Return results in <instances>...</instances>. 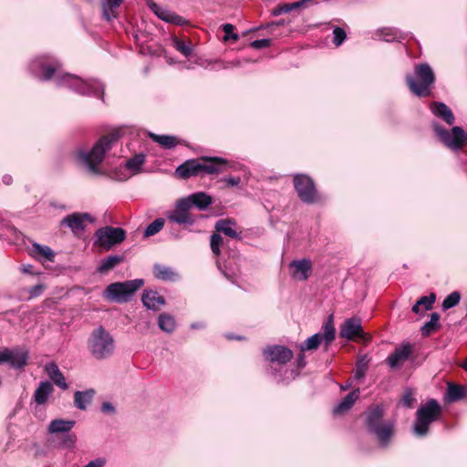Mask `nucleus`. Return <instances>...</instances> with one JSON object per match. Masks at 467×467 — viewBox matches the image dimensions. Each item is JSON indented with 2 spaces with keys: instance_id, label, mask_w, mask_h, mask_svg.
<instances>
[{
  "instance_id": "24",
  "label": "nucleus",
  "mask_w": 467,
  "mask_h": 467,
  "mask_svg": "<svg viewBox=\"0 0 467 467\" xmlns=\"http://www.w3.org/2000/svg\"><path fill=\"white\" fill-rule=\"evenodd\" d=\"M54 392V387L49 381H41L34 392L33 399L38 405L45 404Z\"/></svg>"
},
{
  "instance_id": "26",
  "label": "nucleus",
  "mask_w": 467,
  "mask_h": 467,
  "mask_svg": "<svg viewBox=\"0 0 467 467\" xmlns=\"http://www.w3.org/2000/svg\"><path fill=\"white\" fill-rule=\"evenodd\" d=\"M359 397V389L349 392L334 409V414H344L348 411Z\"/></svg>"
},
{
  "instance_id": "63",
  "label": "nucleus",
  "mask_w": 467,
  "mask_h": 467,
  "mask_svg": "<svg viewBox=\"0 0 467 467\" xmlns=\"http://www.w3.org/2000/svg\"><path fill=\"white\" fill-rule=\"evenodd\" d=\"M32 268H33V266L30 265H23L22 266V271L25 272V273H31L32 272Z\"/></svg>"
},
{
  "instance_id": "7",
  "label": "nucleus",
  "mask_w": 467,
  "mask_h": 467,
  "mask_svg": "<svg viewBox=\"0 0 467 467\" xmlns=\"http://www.w3.org/2000/svg\"><path fill=\"white\" fill-rule=\"evenodd\" d=\"M294 188L298 198L304 203L313 204L321 201L314 180L307 174L297 173L293 176Z\"/></svg>"
},
{
  "instance_id": "46",
  "label": "nucleus",
  "mask_w": 467,
  "mask_h": 467,
  "mask_svg": "<svg viewBox=\"0 0 467 467\" xmlns=\"http://www.w3.org/2000/svg\"><path fill=\"white\" fill-rule=\"evenodd\" d=\"M460 294H450L442 303V308L444 310L450 309L456 306L460 302Z\"/></svg>"
},
{
  "instance_id": "59",
  "label": "nucleus",
  "mask_w": 467,
  "mask_h": 467,
  "mask_svg": "<svg viewBox=\"0 0 467 467\" xmlns=\"http://www.w3.org/2000/svg\"><path fill=\"white\" fill-rule=\"evenodd\" d=\"M105 459L99 458L96 461L89 462V467H102L105 464Z\"/></svg>"
},
{
  "instance_id": "51",
  "label": "nucleus",
  "mask_w": 467,
  "mask_h": 467,
  "mask_svg": "<svg viewBox=\"0 0 467 467\" xmlns=\"http://www.w3.org/2000/svg\"><path fill=\"white\" fill-rule=\"evenodd\" d=\"M366 370H367V364L363 360H359L356 366L355 378L357 379H360L364 378Z\"/></svg>"
},
{
  "instance_id": "9",
  "label": "nucleus",
  "mask_w": 467,
  "mask_h": 467,
  "mask_svg": "<svg viewBox=\"0 0 467 467\" xmlns=\"http://www.w3.org/2000/svg\"><path fill=\"white\" fill-rule=\"evenodd\" d=\"M336 329L334 327L332 317L323 326V333H316L308 337L304 343L299 346L301 352L308 350H316L318 348L322 342L326 347H328L335 339Z\"/></svg>"
},
{
  "instance_id": "56",
  "label": "nucleus",
  "mask_w": 467,
  "mask_h": 467,
  "mask_svg": "<svg viewBox=\"0 0 467 467\" xmlns=\"http://www.w3.org/2000/svg\"><path fill=\"white\" fill-rule=\"evenodd\" d=\"M11 354H12V349L5 348L3 351H1L0 352V363L1 362L10 363Z\"/></svg>"
},
{
  "instance_id": "30",
  "label": "nucleus",
  "mask_w": 467,
  "mask_h": 467,
  "mask_svg": "<svg viewBox=\"0 0 467 467\" xmlns=\"http://www.w3.org/2000/svg\"><path fill=\"white\" fill-rule=\"evenodd\" d=\"M384 415V410L382 407L376 406L373 408H369L366 423L367 428L368 431L370 432L373 429H375L377 426L382 424L384 421H382Z\"/></svg>"
},
{
  "instance_id": "25",
  "label": "nucleus",
  "mask_w": 467,
  "mask_h": 467,
  "mask_svg": "<svg viewBox=\"0 0 467 467\" xmlns=\"http://www.w3.org/2000/svg\"><path fill=\"white\" fill-rule=\"evenodd\" d=\"M436 301L435 294H430L428 296H423L420 299L416 301V303L412 306V312L420 317H423L428 310H431L433 306V304Z\"/></svg>"
},
{
  "instance_id": "18",
  "label": "nucleus",
  "mask_w": 467,
  "mask_h": 467,
  "mask_svg": "<svg viewBox=\"0 0 467 467\" xmlns=\"http://www.w3.org/2000/svg\"><path fill=\"white\" fill-rule=\"evenodd\" d=\"M370 432L377 437L379 442L382 446H387L394 435V422L384 421L382 424L373 429Z\"/></svg>"
},
{
  "instance_id": "48",
  "label": "nucleus",
  "mask_w": 467,
  "mask_h": 467,
  "mask_svg": "<svg viewBox=\"0 0 467 467\" xmlns=\"http://www.w3.org/2000/svg\"><path fill=\"white\" fill-rule=\"evenodd\" d=\"M174 47L179 52H181L185 57H189L192 54L191 47L187 45L183 40L175 38Z\"/></svg>"
},
{
  "instance_id": "53",
  "label": "nucleus",
  "mask_w": 467,
  "mask_h": 467,
  "mask_svg": "<svg viewBox=\"0 0 467 467\" xmlns=\"http://www.w3.org/2000/svg\"><path fill=\"white\" fill-rule=\"evenodd\" d=\"M290 12V7L288 3L278 5L272 10V15L275 16H280L283 13H288Z\"/></svg>"
},
{
  "instance_id": "4",
  "label": "nucleus",
  "mask_w": 467,
  "mask_h": 467,
  "mask_svg": "<svg viewBox=\"0 0 467 467\" xmlns=\"http://www.w3.org/2000/svg\"><path fill=\"white\" fill-rule=\"evenodd\" d=\"M441 411V406L434 399H430L420 405L416 411V420L412 427L415 435L420 437L427 435L431 424L440 419Z\"/></svg>"
},
{
  "instance_id": "16",
  "label": "nucleus",
  "mask_w": 467,
  "mask_h": 467,
  "mask_svg": "<svg viewBox=\"0 0 467 467\" xmlns=\"http://www.w3.org/2000/svg\"><path fill=\"white\" fill-rule=\"evenodd\" d=\"M411 352V345L409 343L403 344L389 356L387 362L390 368H399L409 358Z\"/></svg>"
},
{
  "instance_id": "1",
  "label": "nucleus",
  "mask_w": 467,
  "mask_h": 467,
  "mask_svg": "<svg viewBox=\"0 0 467 467\" xmlns=\"http://www.w3.org/2000/svg\"><path fill=\"white\" fill-rule=\"evenodd\" d=\"M228 167L226 160L220 157H202L185 161L175 170V175L186 180L201 174H217L225 171Z\"/></svg>"
},
{
  "instance_id": "50",
  "label": "nucleus",
  "mask_w": 467,
  "mask_h": 467,
  "mask_svg": "<svg viewBox=\"0 0 467 467\" xmlns=\"http://www.w3.org/2000/svg\"><path fill=\"white\" fill-rule=\"evenodd\" d=\"M76 436L72 433H67L62 441H61V446L63 448H67V449H70V448H73L75 446V443H76Z\"/></svg>"
},
{
  "instance_id": "8",
  "label": "nucleus",
  "mask_w": 467,
  "mask_h": 467,
  "mask_svg": "<svg viewBox=\"0 0 467 467\" xmlns=\"http://www.w3.org/2000/svg\"><path fill=\"white\" fill-rule=\"evenodd\" d=\"M89 350L97 359H102L110 356L114 350L113 337L102 327H98L92 333Z\"/></svg>"
},
{
  "instance_id": "29",
  "label": "nucleus",
  "mask_w": 467,
  "mask_h": 467,
  "mask_svg": "<svg viewBox=\"0 0 467 467\" xmlns=\"http://www.w3.org/2000/svg\"><path fill=\"white\" fill-rule=\"evenodd\" d=\"M432 112L442 119L447 124L452 125L455 118L451 109L442 102H433L431 105Z\"/></svg>"
},
{
  "instance_id": "2",
  "label": "nucleus",
  "mask_w": 467,
  "mask_h": 467,
  "mask_svg": "<svg viewBox=\"0 0 467 467\" xmlns=\"http://www.w3.org/2000/svg\"><path fill=\"white\" fill-rule=\"evenodd\" d=\"M120 138V130H113L103 135L89 150V174L101 176L109 172L106 154Z\"/></svg>"
},
{
  "instance_id": "22",
  "label": "nucleus",
  "mask_w": 467,
  "mask_h": 467,
  "mask_svg": "<svg viewBox=\"0 0 467 467\" xmlns=\"http://www.w3.org/2000/svg\"><path fill=\"white\" fill-rule=\"evenodd\" d=\"M153 275L156 278L166 282H177L181 275L171 266L156 264L153 266Z\"/></svg>"
},
{
  "instance_id": "39",
  "label": "nucleus",
  "mask_w": 467,
  "mask_h": 467,
  "mask_svg": "<svg viewBox=\"0 0 467 467\" xmlns=\"http://www.w3.org/2000/svg\"><path fill=\"white\" fill-rule=\"evenodd\" d=\"M165 220L163 218H158L150 223L144 231V237L148 238L158 234L164 226Z\"/></svg>"
},
{
  "instance_id": "45",
  "label": "nucleus",
  "mask_w": 467,
  "mask_h": 467,
  "mask_svg": "<svg viewBox=\"0 0 467 467\" xmlns=\"http://www.w3.org/2000/svg\"><path fill=\"white\" fill-rule=\"evenodd\" d=\"M223 31L224 32L223 40L228 41L229 39H232L234 41H237L239 39V36L235 34L234 31V26L232 24H224L222 26Z\"/></svg>"
},
{
  "instance_id": "31",
  "label": "nucleus",
  "mask_w": 467,
  "mask_h": 467,
  "mask_svg": "<svg viewBox=\"0 0 467 467\" xmlns=\"http://www.w3.org/2000/svg\"><path fill=\"white\" fill-rule=\"evenodd\" d=\"M467 394V388L462 385L448 383L447 393L445 395L446 402H455L463 399Z\"/></svg>"
},
{
  "instance_id": "32",
  "label": "nucleus",
  "mask_w": 467,
  "mask_h": 467,
  "mask_svg": "<svg viewBox=\"0 0 467 467\" xmlns=\"http://www.w3.org/2000/svg\"><path fill=\"white\" fill-rule=\"evenodd\" d=\"M141 300L148 309L154 311L160 310L165 304V299L159 294H142Z\"/></svg>"
},
{
  "instance_id": "60",
  "label": "nucleus",
  "mask_w": 467,
  "mask_h": 467,
  "mask_svg": "<svg viewBox=\"0 0 467 467\" xmlns=\"http://www.w3.org/2000/svg\"><path fill=\"white\" fill-rule=\"evenodd\" d=\"M317 0H300L302 8H306L308 5L317 4Z\"/></svg>"
},
{
  "instance_id": "52",
  "label": "nucleus",
  "mask_w": 467,
  "mask_h": 467,
  "mask_svg": "<svg viewBox=\"0 0 467 467\" xmlns=\"http://www.w3.org/2000/svg\"><path fill=\"white\" fill-rule=\"evenodd\" d=\"M271 45V39L264 38L251 42L250 46L254 49H262Z\"/></svg>"
},
{
  "instance_id": "55",
  "label": "nucleus",
  "mask_w": 467,
  "mask_h": 467,
  "mask_svg": "<svg viewBox=\"0 0 467 467\" xmlns=\"http://www.w3.org/2000/svg\"><path fill=\"white\" fill-rule=\"evenodd\" d=\"M285 21L284 19H281L276 22L268 23L265 26H262L256 28L255 30H258L260 28H266L269 30V32H272L275 27L285 26Z\"/></svg>"
},
{
  "instance_id": "23",
  "label": "nucleus",
  "mask_w": 467,
  "mask_h": 467,
  "mask_svg": "<svg viewBox=\"0 0 467 467\" xmlns=\"http://www.w3.org/2000/svg\"><path fill=\"white\" fill-rule=\"evenodd\" d=\"M184 199L188 202L191 209L195 206L201 211L205 210L213 203V198L203 192L192 193Z\"/></svg>"
},
{
  "instance_id": "3",
  "label": "nucleus",
  "mask_w": 467,
  "mask_h": 467,
  "mask_svg": "<svg viewBox=\"0 0 467 467\" xmlns=\"http://www.w3.org/2000/svg\"><path fill=\"white\" fill-rule=\"evenodd\" d=\"M415 76L408 75L406 84L411 93L420 98H426L431 95V88L435 83L436 77L427 63H420L415 66Z\"/></svg>"
},
{
  "instance_id": "54",
  "label": "nucleus",
  "mask_w": 467,
  "mask_h": 467,
  "mask_svg": "<svg viewBox=\"0 0 467 467\" xmlns=\"http://www.w3.org/2000/svg\"><path fill=\"white\" fill-rule=\"evenodd\" d=\"M77 160L79 164L88 166V152L85 150H79L77 153Z\"/></svg>"
},
{
  "instance_id": "33",
  "label": "nucleus",
  "mask_w": 467,
  "mask_h": 467,
  "mask_svg": "<svg viewBox=\"0 0 467 467\" xmlns=\"http://www.w3.org/2000/svg\"><path fill=\"white\" fill-rule=\"evenodd\" d=\"M123 261V255H109L100 261L99 265L97 268V271L99 274H107Z\"/></svg>"
},
{
  "instance_id": "12",
  "label": "nucleus",
  "mask_w": 467,
  "mask_h": 467,
  "mask_svg": "<svg viewBox=\"0 0 467 467\" xmlns=\"http://www.w3.org/2000/svg\"><path fill=\"white\" fill-rule=\"evenodd\" d=\"M191 207L184 198L177 201L175 209L168 216L170 222L178 224L192 225L194 223V218L190 213Z\"/></svg>"
},
{
  "instance_id": "44",
  "label": "nucleus",
  "mask_w": 467,
  "mask_h": 467,
  "mask_svg": "<svg viewBox=\"0 0 467 467\" xmlns=\"http://www.w3.org/2000/svg\"><path fill=\"white\" fill-rule=\"evenodd\" d=\"M346 38H347V34L343 28L338 27V26L334 28L332 42L336 47L341 46L343 44V42L346 40Z\"/></svg>"
},
{
  "instance_id": "28",
  "label": "nucleus",
  "mask_w": 467,
  "mask_h": 467,
  "mask_svg": "<svg viewBox=\"0 0 467 467\" xmlns=\"http://www.w3.org/2000/svg\"><path fill=\"white\" fill-rule=\"evenodd\" d=\"M150 138L159 145H161L163 149L171 150L174 149L176 146L180 144H183V140L178 139L175 136L171 135H158L155 133H150Z\"/></svg>"
},
{
  "instance_id": "15",
  "label": "nucleus",
  "mask_w": 467,
  "mask_h": 467,
  "mask_svg": "<svg viewBox=\"0 0 467 467\" xmlns=\"http://www.w3.org/2000/svg\"><path fill=\"white\" fill-rule=\"evenodd\" d=\"M289 273L297 281H305L312 274V262L309 259L294 260L289 264Z\"/></svg>"
},
{
  "instance_id": "20",
  "label": "nucleus",
  "mask_w": 467,
  "mask_h": 467,
  "mask_svg": "<svg viewBox=\"0 0 467 467\" xmlns=\"http://www.w3.org/2000/svg\"><path fill=\"white\" fill-rule=\"evenodd\" d=\"M44 370L55 385H57L61 389H67L68 385L66 382V379L55 362L47 363L44 367Z\"/></svg>"
},
{
  "instance_id": "47",
  "label": "nucleus",
  "mask_w": 467,
  "mask_h": 467,
  "mask_svg": "<svg viewBox=\"0 0 467 467\" xmlns=\"http://www.w3.org/2000/svg\"><path fill=\"white\" fill-rule=\"evenodd\" d=\"M88 392L86 391H76L74 395L75 406L80 410H86V397Z\"/></svg>"
},
{
  "instance_id": "6",
  "label": "nucleus",
  "mask_w": 467,
  "mask_h": 467,
  "mask_svg": "<svg viewBox=\"0 0 467 467\" xmlns=\"http://www.w3.org/2000/svg\"><path fill=\"white\" fill-rule=\"evenodd\" d=\"M126 231L121 227H101L94 234L93 250L98 253L109 251L121 244L126 239Z\"/></svg>"
},
{
  "instance_id": "13",
  "label": "nucleus",
  "mask_w": 467,
  "mask_h": 467,
  "mask_svg": "<svg viewBox=\"0 0 467 467\" xmlns=\"http://www.w3.org/2000/svg\"><path fill=\"white\" fill-rule=\"evenodd\" d=\"M264 355L271 362L286 364L293 358V351L284 346H269L264 349Z\"/></svg>"
},
{
  "instance_id": "17",
  "label": "nucleus",
  "mask_w": 467,
  "mask_h": 467,
  "mask_svg": "<svg viewBox=\"0 0 467 467\" xmlns=\"http://www.w3.org/2000/svg\"><path fill=\"white\" fill-rule=\"evenodd\" d=\"M86 220H88V213H74L65 217L62 224H66L76 235H79L84 233Z\"/></svg>"
},
{
  "instance_id": "49",
  "label": "nucleus",
  "mask_w": 467,
  "mask_h": 467,
  "mask_svg": "<svg viewBox=\"0 0 467 467\" xmlns=\"http://www.w3.org/2000/svg\"><path fill=\"white\" fill-rule=\"evenodd\" d=\"M401 401L403 405L407 408L413 407L414 403L416 402V399L414 398V393L412 392V390H406Z\"/></svg>"
},
{
  "instance_id": "62",
  "label": "nucleus",
  "mask_w": 467,
  "mask_h": 467,
  "mask_svg": "<svg viewBox=\"0 0 467 467\" xmlns=\"http://www.w3.org/2000/svg\"><path fill=\"white\" fill-rule=\"evenodd\" d=\"M288 5L290 7V11L297 9V8H302L300 1L294 2V3H288Z\"/></svg>"
},
{
  "instance_id": "35",
  "label": "nucleus",
  "mask_w": 467,
  "mask_h": 467,
  "mask_svg": "<svg viewBox=\"0 0 467 467\" xmlns=\"http://www.w3.org/2000/svg\"><path fill=\"white\" fill-rule=\"evenodd\" d=\"M123 3V0H105L103 3V16L106 20L110 21L118 17L119 13L117 9Z\"/></svg>"
},
{
  "instance_id": "21",
  "label": "nucleus",
  "mask_w": 467,
  "mask_h": 467,
  "mask_svg": "<svg viewBox=\"0 0 467 467\" xmlns=\"http://www.w3.org/2000/svg\"><path fill=\"white\" fill-rule=\"evenodd\" d=\"M29 254L40 262H54L55 258V253L49 246L37 243L32 244Z\"/></svg>"
},
{
  "instance_id": "58",
  "label": "nucleus",
  "mask_w": 467,
  "mask_h": 467,
  "mask_svg": "<svg viewBox=\"0 0 467 467\" xmlns=\"http://www.w3.org/2000/svg\"><path fill=\"white\" fill-rule=\"evenodd\" d=\"M101 410L105 413H113L115 409L109 402H104L101 406Z\"/></svg>"
},
{
  "instance_id": "64",
  "label": "nucleus",
  "mask_w": 467,
  "mask_h": 467,
  "mask_svg": "<svg viewBox=\"0 0 467 467\" xmlns=\"http://www.w3.org/2000/svg\"><path fill=\"white\" fill-rule=\"evenodd\" d=\"M3 181L5 184H10L12 182V177L9 175H5L3 177Z\"/></svg>"
},
{
  "instance_id": "41",
  "label": "nucleus",
  "mask_w": 467,
  "mask_h": 467,
  "mask_svg": "<svg viewBox=\"0 0 467 467\" xmlns=\"http://www.w3.org/2000/svg\"><path fill=\"white\" fill-rule=\"evenodd\" d=\"M223 244V238L219 234H213L210 239V246L213 254L218 257L221 254V246Z\"/></svg>"
},
{
  "instance_id": "19",
  "label": "nucleus",
  "mask_w": 467,
  "mask_h": 467,
  "mask_svg": "<svg viewBox=\"0 0 467 467\" xmlns=\"http://www.w3.org/2000/svg\"><path fill=\"white\" fill-rule=\"evenodd\" d=\"M144 285L143 279L117 282L107 286L104 292H137Z\"/></svg>"
},
{
  "instance_id": "27",
  "label": "nucleus",
  "mask_w": 467,
  "mask_h": 467,
  "mask_svg": "<svg viewBox=\"0 0 467 467\" xmlns=\"http://www.w3.org/2000/svg\"><path fill=\"white\" fill-rule=\"evenodd\" d=\"M75 424V420L56 419L50 421L47 431L51 434L67 433L73 429Z\"/></svg>"
},
{
  "instance_id": "57",
  "label": "nucleus",
  "mask_w": 467,
  "mask_h": 467,
  "mask_svg": "<svg viewBox=\"0 0 467 467\" xmlns=\"http://www.w3.org/2000/svg\"><path fill=\"white\" fill-rule=\"evenodd\" d=\"M228 186H236L241 182L240 177H228L224 180Z\"/></svg>"
},
{
  "instance_id": "14",
  "label": "nucleus",
  "mask_w": 467,
  "mask_h": 467,
  "mask_svg": "<svg viewBox=\"0 0 467 467\" xmlns=\"http://www.w3.org/2000/svg\"><path fill=\"white\" fill-rule=\"evenodd\" d=\"M149 7L150 10L162 21L176 25V26H188L190 25V22L182 17V16H179L175 12H172L171 10H168L166 8H163L157 5L156 3H151L149 5Z\"/></svg>"
},
{
  "instance_id": "40",
  "label": "nucleus",
  "mask_w": 467,
  "mask_h": 467,
  "mask_svg": "<svg viewBox=\"0 0 467 467\" xmlns=\"http://www.w3.org/2000/svg\"><path fill=\"white\" fill-rule=\"evenodd\" d=\"M145 162V155L144 154H137L133 156L132 158L129 159L126 161V168L131 171H134L135 172H138L140 171V167Z\"/></svg>"
},
{
  "instance_id": "43",
  "label": "nucleus",
  "mask_w": 467,
  "mask_h": 467,
  "mask_svg": "<svg viewBox=\"0 0 467 467\" xmlns=\"http://www.w3.org/2000/svg\"><path fill=\"white\" fill-rule=\"evenodd\" d=\"M109 302L126 303L131 299L133 294H104Z\"/></svg>"
},
{
  "instance_id": "38",
  "label": "nucleus",
  "mask_w": 467,
  "mask_h": 467,
  "mask_svg": "<svg viewBox=\"0 0 467 467\" xmlns=\"http://www.w3.org/2000/svg\"><path fill=\"white\" fill-rule=\"evenodd\" d=\"M159 327L162 331L171 333L175 329L176 323L170 315L161 314L159 316Z\"/></svg>"
},
{
  "instance_id": "37",
  "label": "nucleus",
  "mask_w": 467,
  "mask_h": 467,
  "mask_svg": "<svg viewBox=\"0 0 467 467\" xmlns=\"http://www.w3.org/2000/svg\"><path fill=\"white\" fill-rule=\"evenodd\" d=\"M215 229L217 232L223 233L232 238L238 236L237 232L232 227V222L230 220H219L215 223Z\"/></svg>"
},
{
  "instance_id": "34",
  "label": "nucleus",
  "mask_w": 467,
  "mask_h": 467,
  "mask_svg": "<svg viewBox=\"0 0 467 467\" xmlns=\"http://www.w3.org/2000/svg\"><path fill=\"white\" fill-rule=\"evenodd\" d=\"M441 328L440 315L436 312L431 313V319L427 321L421 327L420 333L422 337H430Z\"/></svg>"
},
{
  "instance_id": "42",
  "label": "nucleus",
  "mask_w": 467,
  "mask_h": 467,
  "mask_svg": "<svg viewBox=\"0 0 467 467\" xmlns=\"http://www.w3.org/2000/svg\"><path fill=\"white\" fill-rule=\"evenodd\" d=\"M104 85L97 80H89V94L104 101Z\"/></svg>"
},
{
  "instance_id": "5",
  "label": "nucleus",
  "mask_w": 467,
  "mask_h": 467,
  "mask_svg": "<svg viewBox=\"0 0 467 467\" xmlns=\"http://www.w3.org/2000/svg\"><path fill=\"white\" fill-rule=\"evenodd\" d=\"M39 67L43 71V76L40 78L43 80H48L55 77L58 86L66 87L75 90L78 93L84 94L86 90V83L78 76L71 74H60V65L56 63L54 65L46 66L39 62Z\"/></svg>"
},
{
  "instance_id": "10",
  "label": "nucleus",
  "mask_w": 467,
  "mask_h": 467,
  "mask_svg": "<svg viewBox=\"0 0 467 467\" xmlns=\"http://www.w3.org/2000/svg\"><path fill=\"white\" fill-rule=\"evenodd\" d=\"M433 128L440 140L450 149L459 150L467 143V134L462 127L455 126L451 132L438 124Z\"/></svg>"
},
{
  "instance_id": "61",
  "label": "nucleus",
  "mask_w": 467,
  "mask_h": 467,
  "mask_svg": "<svg viewBox=\"0 0 467 467\" xmlns=\"http://www.w3.org/2000/svg\"><path fill=\"white\" fill-rule=\"evenodd\" d=\"M297 363H298V367L302 368V367L306 366L304 352H301V354L298 356Z\"/></svg>"
},
{
  "instance_id": "11",
  "label": "nucleus",
  "mask_w": 467,
  "mask_h": 467,
  "mask_svg": "<svg viewBox=\"0 0 467 467\" xmlns=\"http://www.w3.org/2000/svg\"><path fill=\"white\" fill-rule=\"evenodd\" d=\"M339 335L347 340L368 339L367 334L362 329L361 319L356 317L346 319L340 325Z\"/></svg>"
},
{
  "instance_id": "36",
  "label": "nucleus",
  "mask_w": 467,
  "mask_h": 467,
  "mask_svg": "<svg viewBox=\"0 0 467 467\" xmlns=\"http://www.w3.org/2000/svg\"><path fill=\"white\" fill-rule=\"evenodd\" d=\"M27 353L19 349H12L10 364L13 368H21L26 365Z\"/></svg>"
}]
</instances>
